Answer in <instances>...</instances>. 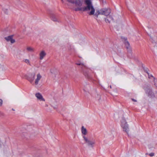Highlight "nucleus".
<instances>
[{"instance_id":"1","label":"nucleus","mask_w":157,"mask_h":157,"mask_svg":"<svg viewBox=\"0 0 157 157\" xmlns=\"http://www.w3.org/2000/svg\"><path fill=\"white\" fill-rule=\"evenodd\" d=\"M83 2V0H75L74 3L77 7L75 8V10L87 11L89 15H94L95 10L92 5L91 1L90 0H85L84 2L86 6L82 7Z\"/></svg>"},{"instance_id":"2","label":"nucleus","mask_w":157,"mask_h":157,"mask_svg":"<svg viewBox=\"0 0 157 157\" xmlns=\"http://www.w3.org/2000/svg\"><path fill=\"white\" fill-rule=\"evenodd\" d=\"M111 12V10L109 8H103L97 11L94 15L96 17L97 20L101 18V15H104L106 16H108Z\"/></svg>"},{"instance_id":"3","label":"nucleus","mask_w":157,"mask_h":157,"mask_svg":"<svg viewBox=\"0 0 157 157\" xmlns=\"http://www.w3.org/2000/svg\"><path fill=\"white\" fill-rule=\"evenodd\" d=\"M82 138L86 144L88 146L93 147L95 144V140L94 139H91L88 136H83Z\"/></svg>"},{"instance_id":"4","label":"nucleus","mask_w":157,"mask_h":157,"mask_svg":"<svg viewBox=\"0 0 157 157\" xmlns=\"http://www.w3.org/2000/svg\"><path fill=\"white\" fill-rule=\"evenodd\" d=\"M121 126L122 127L123 131L128 134L129 131L128 126L125 119L122 118L121 121Z\"/></svg>"},{"instance_id":"5","label":"nucleus","mask_w":157,"mask_h":157,"mask_svg":"<svg viewBox=\"0 0 157 157\" xmlns=\"http://www.w3.org/2000/svg\"><path fill=\"white\" fill-rule=\"evenodd\" d=\"M150 37L152 42L153 44L154 47L157 50V36H155L152 35H151Z\"/></svg>"},{"instance_id":"6","label":"nucleus","mask_w":157,"mask_h":157,"mask_svg":"<svg viewBox=\"0 0 157 157\" xmlns=\"http://www.w3.org/2000/svg\"><path fill=\"white\" fill-rule=\"evenodd\" d=\"M35 76V74H34L32 75L30 77L28 78L27 76L26 75H23V76L22 77V78H25L27 79L31 83H32L34 79Z\"/></svg>"},{"instance_id":"7","label":"nucleus","mask_w":157,"mask_h":157,"mask_svg":"<svg viewBox=\"0 0 157 157\" xmlns=\"http://www.w3.org/2000/svg\"><path fill=\"white\" fill-rule=\"evenodd\" d=\"M49 16L53 21H59V18L56 15L53 13H50L49 14Z\"/></svg>"},{"instance_id":"8","label":"nucleus","mask_w":157,"mask_h":157,"mask_svg":"<svg viewBox=\"0 0 157 157\" xmlns=\"http://www.w3.org/2000/svg\"><path fill=\"white\" fill-rule=\"evenodd\" d=\"M146 93L150 97H154V94L152 92L151 89L150 88H147L145 90Z\"/></svg>"},{"instance_id":"9","label":"nucleus","mask_w":157,"mask_h":157,"mask_svg":"<svg viewBox=\"0 0 157 157\" xmlns=\"http://www.w3.org/2000/svg\"><path fill=\"white\" fill-rule=\"evenodd\" d=\"M42 76L39 73L37 74L36 76V78L35 80V84L36 85L38 84V83L42 78Z\"/></svg>"},{"instance_id":"10","label":"nucleus","mask_w":157,"mask_h":157,"mask_svg":"<svg viewBox=\"0 0 157 157\" xmlns=\"http://www.w3.org/2000/svg\"><path fill=\"white\" fill-rule=\"evenodd\" d=\"M35 96L37 98V100L40 101H45V100L43 98L42 94L39 93H37L36 94Z\"/></svg>"},{"instance_id":"11","label":"nucleus","mask_w":157,"mask_h":157,"mask_svg":"<svg viewBox=\"0 0 157 157\" xmlns=\"http://www.w3.org/2000/svg\"><path fill=\"white\" fill-rule=\"evenodd\" d=\"M40 59L42 60L46 55V53L44 50L41 51L39 53Z\"/></svg>"},{"instance_id":"12","label":"nucleus","mask_w":157,"mask_h":157,"mask_svg":"<svg viewBox=\"0 0 157 157\" xmlns=\"http://www.w3.org/2000/svg\"><path fill=\"white\" fill-rule=\"evenodd\" d=\"M13 36L11 35L5 37V38L7 41H10L11 43L13 44L15 43V41L13 38Z\"/></svg>"},{"instance_id":"13","label":"nucleus","mask_w":157,"mask_h":157,"mask_svg":"<svg viewBox=\"0 0 157 157\" xmlns=\"http://www.w3.org/2000/svg\"><path fill=\"white\" fill-rule=\"evenodd\" d=\"M76 64L77 65H80V67L82 69V71L84 73L86 72L85 69L87 68V67L84 64L82 63H77Z\"/></svg>"},{"instance_id":"14","label":"nucleus","mask_w":157,"mask_h":157,"mask_svg":"<svg viewBox=\"0 0 157 157\" xmlns=\"http://www.w3.org/2000/svg\"><path fill=\"white\" fill-rule=\"evenodd\" d=\"M81 133L83 136H86L88 132L86 129L83 126H82L81 129Z\"/></svg>"},{"instance_id":"15","label":"nucleus","mask_w":157,"mask_h":157,"mask_svg":"<svg viewBox=\"0 0 157 157\" xmlns=\"http://www.w3.org/2000/svg\"><path fill=\"white\" fill-rule=\"evenodd\" d=\"M113 20L112 17L110 15H109L108 17L105 18V21L106 23H110L111 21Z\"/></svg>"},{"instance_id":"16","label":"nucleus","mask_w":157,"mask_h":157,"mask_svg":"<svg viewBox=\"0 0 157 157\" xmlns=\"http://www.w3.org/2000/svg\"><path fill=\"white\" fill-rule=\"evenodd\" d=\"M26 50L28 52H32L34 51L35 49L31 46H27L26 48Z\"/></svg>"},{"instance_id":"17","label":"nucleus","mask_w":157,"mask_h":157,"mask_svg":"<svg viewBox=\"0 0 157 157\" xmlns=\"http://www.w3.org/2000/svg\"><path fill=\"white\" fill-rule=\"evenodd\" d=\"M2 10L5 13L7 14L9 13V10L7 9H6L5 7H2Z\"/></svg>"},{"instance_id":"18","label":"nucleus","mask_w":157,"mask_h":157,"mask_svg":"<svg viewBox=\"0 0 157 157\" xmlns=\"http://www.w3.org/2000/svg\"><path fill=\"white\" fill-rule=\"evenodd\" d=\"M23 61L27 64L30 65V61L29 59H25L23 60Z\"/></svg>"},{"instance_id":"19","label":"nucleus","mask_w":157,"mask_h":157,"mask_svg":"<svg viewBox=\"0 0 157 157\" xmlns=\"http://www.w3.org/2000/svg\"><path fill=\"white\" fill-rule=\"evenodd\" d=\"M51 72L52 74H54L56 75L57 73V71L56 69H52L51 70Z\"/></svg>"},{"instance_id":"20","label":"nucleus","mask_w":157,"mask_h":157,"mask_svg":"<svg viewBox=\"0 0 157 157\" xmlns=\"http://www.w3.org/2000/svg\"><path fill=\"white\" fill-rule=\"evenodd\" d=\"M148 78H152V79H153L154 80V81L155 82V78L151 75L149 74L148 73Z\"/></svg>"},{"instance_id":"21","label":"nucleus","mask_w":157,"mask_h":157,"mask_svg":"<svg viewBox=\"0 0 157 157\" xmlns=\"http://www.w3.org/2000/svg\"><path fill=\"white\" fill-rule=\"evenodd\" d=\"M125 45L127 48H128L129 47V43L128 41H126L125 42Z\"/></svg>"},{"instance_id":"22","label":"nucleus","mask_w":157,"mask_h":157,"mask_svg":"<svg viewBox=\"0 0 157 157\" xmlns=\"http://www.w3.org/2000/svg\"><path fill=\"white\" fill-rule=\"evenodd\" d=\"M67 1L71 3L74 4L75 1L72 0H67Z\"/></svg>"},{"instance_id":"23","label":"nucleus","mask_w":157,"mask_h":157,"mask_svg":"<svg viewBox=\"0 0 157 157\" xmlns=\"http://www.w3.org/2000/svg\"><path fill=\"white\" fill-rule=\"evenodd\" d=\"M17 53L18 54H20V55H22V54H21V50H17Z\"/></svg>"},{"instance_id":"24","label":"nucleus","mask_w":157,"mask_h":157,"mask_svg":"<svg viewBox=\"0 0 157 157\" xmlns=\"http://www.w3.org/2000/svg\"><path fill=\"white\" fill-rule=\"evenodd\" d=\"M154 153H151L149 154V155L151 156H153L154 155Z\"/></svg>"},{"instance_id":"25","label":"nucleus","mask_w":157,"mask_h":157,"mask_svg":"<svg viewBox=\"0 0 157 157\" xmlns=\"http://www.w3.org/2000/svg\"><path fill=\"white\" fill-rule=\"evenodd\" d=\"M2 101L1 99H0V106H1L2 104Z\"/></svg>"},{"instance_id":"26","label":"nucleus","mask_w":157,"mask_h":157,"mask_svg":"<svg viewBox=\"0 0 157 157\" xmlns=\"http://www.w3.org/2000/svg\"><path fill=\"white\" fill-rule=\"evenodd\" d=\"M154 83H155V84H154L155 85L156 87H157V82H156V81Z\"/></svg>"},{"instance_id":"27","label":"nucleus","mask_w":157,"mask_h":157,"mask_svg":"<svg viewBox=\"0 0 157 157\" xmlns=\"http://www.w3.org/2000/svg\"><path fill=\"white\" fill-rule=\"evenodd\" d=\"M132 101H135V102H136V101H137L136 100H135V99H132Z\"/></svg>"},{"instance_id":"28","label":"nucleus","mask_w":157,"mask_h":157,"mask_svg":"<svg viewBox=\"0 0 157 157\" xmlns=\"http://www.w3.org/2000/svg\"><path fill=\"white\" fill-rule=\"evenodd\" d=\"M114 132V130H113L112 131V134H113Z\"/></svg>"},{"instance_id":"29","label":"nucleus","mask_w":157,"mask_h":157,"mask_svg":"<svg viewBox=\"0 0 157 157\" xmlns=\"http://www.w3.org/2000/svg\"><path fill=\"white\" fill-rule=\"evenodd\" d=\"M48 106V105L47 104H46L45 106L47 107Z\"/></svg>"},{"instance_id":"30","label":"nucleus","mask_w":157,"mask_h":157,"mask_svg":"<svg viewBox=\"0 0 157 157\" xmlns=\"http://www.w3.org/2000/svg\"><path fill=\"white\" fill-rule=\"evenodd\" d=\"M54 109H56V107H54Z\"/></svg>"},{"instance_id":"31","label":"nucleus","mask_w":157,"mask_h":157,"mask_svg":"<svg viewBox=\"0 0 157 157\" xmlns=\"http://www.w3.org/2000/svg\"><path fill=\"white\" fill-rule=\"evenodd\" d=\"M110 88H111V86H110Z\"/></svg>"}]
</instances>
